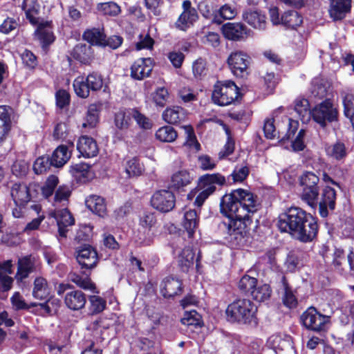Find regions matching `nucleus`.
<instances>
[{"instance_id": "obj_51", "label": "nucleus", "mask_w": 354, "mask_h": 354, "mask_svg": "<svg viewBox=\"0 0 354 354\" xmlns=\"http://www.w3.org/2000/svg\"><path fill=\"white\" fill-rule=\"evenodd\" d=\"M69 278L70 280L75 283L78 287L84 290H91L93 292L98 293L97 291H95V284L91 281V279L88 275H87L86 277L83 278L82 276L75 272H71L69 274Z\"/></svg>"}, {"instance_id": "obj_11", "label": "nucleus", "mask_w": 354, "mask_h": 354, "mask_svg": "<svg viewBox=\"0 0 354 354\" xmlns=\"http://www.w3.org/2000/svg\"><path fill=\"white\" fill-rule=\"evenodd\" d=\"M175 194L170 189H159L156 191L150 199L151 206L161 213H168L176 206Z\"/></svg>"}, {"instance_id": "obj_27", "label": "nucleus", "mask_w": 354, "mask_h": 354, "mask_svg": "<svg viewBox=\"0 0 354 354\" xmlns=\"http://www.w3.org/2000/svg\"><path fill=\"white\" fill-rule=\"evenodd\" d=\"M10 111L11 108L9 106H0V148L3 145L11 131L12 121Z\"/></svg>"}, {"instance_id": "obj_40", "label": "nucleus", "mask_w": 354, "mask_h": 354, "mask_svg": "<svg viewBox=\"0 0 354 354\" xmlns=\"http://www.w3.org/2000/svg\"><path fill=\"white\" fill-rule=\"evenodd\" d=\"M50 290L48 282L43 277H37L34 281L32 296L37 299L46 300L48 298Z\"/></svg>"}, {"instance_id": "obj_32", "label": "nucleus", "mask_w": 354, "mask_h": 354, "mask_svg": "<svg viewBox=\"0 0 354 354\" xmlns=\"http://www.w3.org/2000/svg\"><path fill=\"white\" fill-rule=\"evenodd\" d=\"M86 205L89 210L99 216L103 217L106 212V205L104 198L91 195L86 199Z\"/></svg>"}, {"instance_id": "obj_53", "label": "nucleus", "mask_w": 354, "mask_h": 354, "mask_svg": "<svg viewBox=\"0 0 354 354\" xmlns=\"http://www.w3.org/2000/svg\"><path fill=\"white\" fill-rule=\"evenodd\" d=\"M192 73L196 80H203L208 73V68L205 59L198 58L192 64Z\"/></svg>"}, {"instance_id": "obj_41", "label": "nucleus", "mask_w": 354, "mask_h": 354, "mask_svg": "<svg viewBox=\"0 0 354 354\" xmlns=\"http://www.w3.org/2000/svg\"><path fill=\"white\" fill-rule=\"evenodd\" d=\"M319 187H308L302 189L300 198L309 207L315 209L318 205Z\"/></svg>"}, {"instance_id": "obj_19", "label": "nucleus", "mask_w": 354, "mask_h": 354, "mask_svg": "<svg viewBox=\"0 0 354 354\" xmlns=\"http://www.w3.org/2000/svg\"><path fill=\"white\" fill-rule=\"evenodd\" d=\"M243 21L253 28L265 30L267 27V16L264 11L259 9L248 8L242 14Z\"/></svg>"}, {"instance_id": "obj_21", "label": "nucleus", "mask_w": 354, "mask_h": 354, "mask_svg": "<svg viewBox=\"0 0 354 354\" xmlns=\"http://www.w3.org/2000/svg\"><path fill=\"white\" fill-rule=\"evenodd\" d=\"M306 261V254L304 252L292 250L288 252L283 266L287 272L295 273L304 267Z\"/></svg>"}, {"instance_id": "obj_45", "label": "nucleus", "mask_w": 354, "mask_h": 354, "mask_svg": "<svg viewBox=\"0 0 354 354\" xmlns=\"http://www.w3.org/2000/svg\"><path fill=\"white\" fill-rule=\"evenodd\" d=\"M198 18V16L196 10L183 11L176 22V26L178 29L185 31Z\"/></svg>"}, {"instance_id": "obj_44", "label": "nucleus", "mask_w": 354, "mask_h": 354, "mask_svg": "<svg viewBox=\"0 0 354 354\" xmlns=\"http://www.w3.org/2000/svg\"><path fill=\"white\" fill-rule=\"evenodd\" d=\"M125 172L129 177H138L145 171L144 165L138 157L135 156L127 160L124 165Z\"/></svg>"}, {"instance_id": "obj_34", "label": "nucleus", "mask_w": 354, "mask_h": 354, "mask_svg": "<svg viewBox=\"0 0 354 354\" xmlns=\"http://www.w3.org/2000/svg\"><path fill=\"white\" fill-rule=\"evenodd\" d=\"M178 266L183 272L187 273L193 267L195 258V252L193 248L185 247L179 254Z\"/></svg>"}, {"instance_id": "obj_33", "label": "nucleus", "mask_w": 354, "mask_h": 354, "mask_svg": "<svg viewBox=\"0 0 354 354\" xmlns=\"http://www.w3.org/2000/svg\"><path fill=\"white\" fill-rule=\"evenodd\" d=\"M280 282L284 291L282 297L283 304L290 309L296 308L298 304L297 299L284 274H282Z\"/></svg>"}, {"instance_id": "obj_43", "label": "nucleus", "mask_w": 354, "mask_h": 354, "mask_svg": "<svg viewBox=\"0 0 354 354\" xmlns=\"http://www.w3.org/2000/svg\"><path fill=\"white\" fill-rule=\"evenodd\" d=\"M326 154L328 157L332 158L337 161L344 160L347 155V150L344 142L337 141L326 149Z\"/></svg>"}, {"instance_id": "obj_64", "label": "nucleus", "mask_w": 354, "mask_h": 354, "mask_svg": "<svg viewBox=\"0 0 354 354\" xmlns=\"http://www.w3.org/2000/svg\"><path fill=\"white\" fill-rule=\"evenodd\" d=\"M93 228L90 225H82L76 232L75 240L79 243L88 241L93 236Z\"/></svg>"}, {"instance_id": "obj_16", "label": "nucleus", "mask_w": 354, "mask_h": 354, "mask_svg": "<svg viewBox=\"0 0 354 354\" xmlns=\"http://www.w3.org/2000/svg\"><path fill=\"white\" fill-rule=\"evenodd\" d=\"M154 61L151 57H140L130 67V77L134 80L141 81L151 76Z\"/></svg>"}, {"instance_id": "obj_38", "label": "nucleus", "mask_w": 354, "mask_h": 354, "mask_svg": "<svg viewBox=\"0 0 354 354\" xmlns=\"http://www.w3.org/2000/svg\"><path fill=\"white\" fill-rule=\"evenodd\" d=\"M249 174L250 168L248 163H245V165L241 167L236 166L231 174L226 178V186H230L237 183H243L248 177Z\"/></svg>"}, {"instance_id": "obj_49", "label": "nucleus", "mask_w": 354, "mask_h": 354, "mask_svg": "<svg viewBox=\"0 0 354 354\" xmlns=\"http://www.w3.org/2000/svg\"><path fill=\"white\" fill-rule=\"evenodd\" d=\"M155 136L156 139L161 142H172L177 138L178 133L173 127L165 125L159 128Z\"/></svg>"}, {"instance_id": "obj_9", "label": "nucleus", "mask_w": 354, "mask_h": 354, "mask_svg": "<svg viewBox=\"0 0 354 354\" xmlns=\"http://www.w3.org/2000/svg\"><path fill=\"white\" fill-rule=\"evenodd\" d=\"M338 110L334 107L331 100L327 98L311 109V116L314 122L322 128L338 120Z\"/></svg>"}, {"instance_id": "obj_60", "label": "nucleus", "mask_w": 354, "mask_h": 354, "mask_svg": "<svg viewBox=\"0 0 354 354\" xmlns=\"http://www.w3.org/2000/svg\"><path fill=\"white\" fill-rule=\"evenodd\" d=\"M91 303V311L92 314H98L102 313L106 308V301L104 299L97 295L89 296Z\"/></svg>"}, {"instance_id": "obj_50", "label": "nucleus", "mask_w": 354, "mask_h": 354, "mask_svg": "<svg viewBox=\"0 0 354 354\" xmlns=\"http://www.w3.org/2000/svg\"><path fill=\"white\" fill-rule=\"evenodd\" d=\"M272 292L270 286L264 283L259 286H257L254 289L252 290L250 296L257 301L263 302L270 299Z\"/></svg>"}, {"instance_id": "obj_12", "label": "nucleus", "mask_w": 354, "mask_h": 354, "mask_svg": "<svg viewBox=\"0 0 354 354\" xmlns=\"http://www.w3.org/2000/svg\"><path fill=\"white\" fill-rule=\"evenodd\" d=\"M227 62L231 72L236 77L246 78L249 75L250 57L247 53L243 51L232 52Z\"/></svg>"}, {"instance_id": "obj_63", "label": "nucleus", "mask_w": 354, "mask_h": 354, "mask_svg": "<svg viewBox=\"0 0 354 354\" xmlns=\"http://www.w3.org/2000/svg\"><path fill=\"white\" fill-rule=\"evenodd\" d=\"M11 301L13 306L16 310H28L32 307H37V303L31 302L30 304L26 303L25 300L22 298L19 292H15L11 297Z\"/></svg>"}, {"instance_id": "obj_62", "label": "nucleus", "mask_w": 354, "mask_h": 354, "mask_svg": "<svg viewBox=\"0 0 354 354\" xmlns=\"http://www.w3.org/2000/svg\"><path fill=\"white\" fill-rule=\"evenodd\" d=\"M19 20L14 17H7L0 24V33L8 35L19 26Z\"/></svg>"}, {"instance_id": "obj_7", "label": "nucleus", "mask_w": 354, "mask_h": 354, "mask_svg": "<svg viewBox=\"0 0 354 354\" xmlns=\"http://www.w3.org/2000/svg\"><path fill=\"white\" fill-rule=\"evenodd\" d=\"M226 177L221 173L205 174L199 176L196 185L200 192L195 198L194 206L201 208L209 197L216 192V185L226 186Z\"/></svg>"}, {"instance_id": "obj_61", "label": "nucleus", "mask_w": 354, "mask_h": 354, "mask_svg": "<svg viewBox=\"0 0 354 354\" xmlns=\"http://www.w3.org/2000/svg\"><path fill=\"white\" fill-rule=\"evenodd\" d=\"M143 3L149 13L156 17H160L162 15L164 0H143Z\"/></svg>"}, {"instance_id": "obj_36", "label": "nucleus", "mask_w": 354, "mask_h": 354, "mask_svg": "<svg viewBox=\"0 0 354 354\" xmlns=\"http://www.w3.org/2000/svg\"><path fill=\"white\" fill-rule=\"evenodd\" d=\"M180 322L192 330L202 328L204 325L202 316L195 310L185 311L180 319Z\"/></svg>"}, {"instance_id": "obj_54", "label": "nucleus", "mask_w": 354, "mask_h": 354, "mask_svg": "<svg viewBox=\"0 0 354 354\" xmlns=\"http://www.w3.org/2000/svg\"><path fill=\"white\" fill-rule=\"evenodd\" d=\"M299 180L302 189L319 187V178L312 171H304Z\"/></svg>"}, {"instance_id": "obj_39", "label": "nucleus", "mask_w": 354, "mask_h": 354, "mask_svg": "<svg viewBox=\"0 0 354 354\" xmlns=\"http://www.w3.org/2000/svg\"><path fill=\"white\" fill-rule=\"evenodd\" d=\"M295 111L303 123L308 122L311 116L309 101L306 98H297L295 101Z\"/></svg>"}, {"instance_id": "obj_22", "label": "nucleus", "mask_w": 354, "mask_h": 354, "mask_svg": "<svg viewBox=\"0 0 354 354\" xmlns=\"http://www.w3.org/2000/svg\"><path fill=\"white\" fill-rule=\"evenodd\" d=\"M257 73L259 81L264 87L265 91L268 93H273L279 82V77L274 71H269L264 64L259 66Z\"/></svg>"}, {"instance_id": "obj_56", "label": "nucleus", "mask_w": 354, "mask_h": 354, "mask_svg": "<svg viewBox=\"0 0 354 354\" xmlns=\"http://www.w3.org/2000/svg\"><path fill=\"white\" fill-rule=\"evenodd\" d=\"M97 8L104 15L115 17L121 12L120 7L113 1L98 3Z\"/></svg>"}, {"instance_id": "obj_1", "label": "nucleus", "mask_w": 354, "mask_h": 354, "mask_svg": "<svg viewBox=\"0 0 354 354\" xmlns=\"http://www.w3.org/2000/svg\"><path fill=\"white\" fill-rule=\"evenodd\" d=\"M220 213L228 218L226 227L227 236L225 239L232 249H241L247 245L248 234L252 223L251 216L240 212L236 198L232 192L225 193L220 199Z\"/></svg>"}, {"instance_id": "obj_10", "label": "nucleus", "mask_w": 354, "mask_h": 354, "mask_svg": "<svg viewBox=\"0 0 354 354\" xmlns=\"http://www.w3.org/2000/svg\"><path fill=\"white\" fill-rule=\"evenodd\" d=\"M68 291L64 295V304L68 308L72 310H79L84 308L86 303V295L80 290H75L69 283H61L57 288V294L59 296Z\"/></svg>"}, {"instance_id": "obj_17", "label": "nucleus", "mask_w": 354, "mask_h": 354, "mask_svg": "<svg viewBox=\"0 0 354 354\" xmlns=\"http://www.w3.org/2000/svg\"><path fill=\"white\" fill-rule=\"evenodd\" d=\"M337 193L330 186H325L321 192V198L319 205V214L321 217L326 218L328 216V210L333 211L336 207Z\"/></svg>"}, {"instance_id": "obj_26", "label": "nucleus", "mask_w": 354, "mask_h": 354, "mask_svg": "<svg viewBox=\"0 0 354 354\" xmlns=\"http://www.w3.org/2000/svg\"><path fill=\"white\" fill-rule=\"evenodd\" d=\"M77 149L80 156L86 158L96 156L99 151L95 140L88 136L80 137L77 143Z\"/></svg>"}, {"instance_id": "obj_24", "label": "nucleus", "mask_w": 354, "mask_h": 354, "mask_svg": "<svg viewBox=\"0 0 354 354\" xmlns=\"http://www.w3.org/2000/svg\"><path fill=\"white\" fill-rule=\"evenodd\" d=\"M74 148L73 141L68 140L66 145H59L50 156L56 168L62 167L71 158Z\"/></svg>"}, {"instance_id": "obj_2", "label": "nucleus", "mask_w": 354, "mask_h": 354, "mask_svg": "<svg viewBox=\"0 0 354 354\" xmlns=\"http://www.w3.org/2000/svg\"><path fill=\"white\" fill-rule=\"evenodd\" d=\"M277 227L281 232L288 233L302 243L313 241L319 230L317 218L296 206L286 209L279 215Z\"/></svg>"}, {"instance_id": "obj_58", "label": "nucleus", "mask_w": 354, "mask_h": 354, "mask_svg": "<svg viewBox=\"0 0 354 354\" xmlns=\"http://www.w3.org/2000/svg\"><path fill=\"white\" fill-rule=\"evenodd\" d=\"M156 214L149 211H145L139 218V225L148 230H151L156 225Z\"/></svg>"}, {"instance_id": "obj_29", "label": "nucleus", "mask_w": 354, "mask_h": 354, "mask_svg": "<svg viewBox=\"0 0 354 354\" xmlns=\"http://www.w3.org/2000/svg\"><path fill=\"white\" fill-rule=\"evenodd\" d=\"M162 119L168 124H178L187 117V111L179 106L167 107L162 113Z\"/></svg>"}, {"instance_id": "obj_46", "label": "nucleus", "mask_w": 354, "mask_h": 354, "mask_svg": "<svg viewBox=\"0 0 354 354\" xmlns=\"http://www.w3.org/2000/svg\"><path fill=\"white\" fill-rule=\"evenodd\" d=\"M285 126L286 129L285 133L281 132L279 129L278 130L277 139L281 144H284L293 138L298 129L299 123L296 120L288 118V124Z\"/></svg>"}, {"instance_id": "obj_35", "label": "nucleus", "mask_w": 354, "mask_h": 354, "mask_svg": "<svg viewBox=\"0 0 354 354\" xmlns=\"http://www.w3.org/2000/svg\"><path fill=\"white\" fill-rule=\"evenodd\" d=\"M351 3L338 2L330 1L329 14L334 21L342 20L345 18L347 13L351 12Z\"/></svg>"}, {"instance_id": "obj_15", "label": "nucleus", "mask_w": 354, "mask_h": 354, "mask_svg": "<svg viewBox=\"0 0 354 354\" xmlns=\"http://www.w3.org/2000/svg\"><path fill=\"white\" fill-rule=\"evenodd\" d=\"M95 59L94 50L91 46L86 44H77L70 51L66 59L71 65L73 59L81 65L90 66Z\"/></svg>"}, {"instance_id": "obj_13", "label": "nucleus", "mask_w": 354, "mask_h": 354, "mask_svg": "<svg viewBox=\"0 0 354 354\" xmlns=\"http://www.w3.org/2000/svg\"><path fill=\"white\" fill-rule=\"evenodd\" d=\"M232 193L234 194L240 212L248 216H251L250 214H253L257 210V199L258 197L250 190L243 188H238L231 190Z\"/></svg>"}, {"instance_id": "obj_37", "label": "nucleus", "mask_w": 354, "mask_h": 354, "mask_svg": "<svg viewBox=\"0 0 354 354\" xmlns=\"http://www.w3.org/2000/svg\"><path fill=\"white\" fill-rule=\"evenodd\" d=\"M35 270V263L32 260L31 255H28L19 259L18 261L17 277L23 280L28 277L29 274Z\"/></svg>"}, {"instance_id": "obj_8", "label": "nucleus", "mask_w": 354, "mask_h": 354, "mask_svg": "<svg viewBox=\"0 0 354 354\" xmlns=\"http://www.w3.org/2000/svg\"><path fill=\"white\" fill-rule=\"evenodd\" d=\"M330 319V316L321 313L314 306H310L301 315L299 322L306 330L319 333L327 331Z\"/></svg>"}, {"instance_id": "obj_42", "label": "nucleus", "mask_w": 354, "mask_h": 354, "mask_svg": "<svg viewBox=\"0 0 354 354\" xmlns=\"http://www.w3.org/2000/svg\"><path fill=\"white\" fill-rule=\"evenodd\" d=\"M101 104H91L88 106L86 112L85 122L82 127L84 128H94L99 122L100 112L101 111Z\"/></svg>"}, {"instance_id": "obj_25", "label": "nucleus", "mask_w": 354, "mask_h": 354, "mask_svg": "<svg viewBox=\"0 0 354 354\" xmlns=\"http://www.w3.org/2000/svg\"><path fill=\"white\" fill-rule=\"evenodd\" d=\"M11 197L18 207H25L31 200L30 189L25 183H15L11 187Z\"/></svg>"}, {"instance_id": "obj_52", "label": "nucleus", "mask_w": 354, "mask_h": 354, "mask_svg": "<svg viewBox=\"0 0 354 354\" xmlns=\"http://www.w3.org/2000/svg\"><path fill=\"white\" fill-rule=\"evenodd\" d=\"M35 39L39 41L42 49L46 50L54 43L56 37L52 30L44 31H35Z\"/></svg>"}, {"instance_id": "obj_3", "label": "nucleus", "mask_w": 354, "mask_h": 354, "mask_svg": "<svg viewBox=\"0 0 354 354\" xmlns=\"http://www.w3.org/2000/svg\"><path fill=\"white\" fill-rule=\"evenodd\" d=\"M257 307L251 300L237 299L227 306L225 317L231 324L257 326Z\"/></svg>"}, {"instance_id": "obj_47", "label": "nucleus", "mask_w": 354, "mask_h": 354, "mask_svg": "<svg viewBox=\"0 0 354 354\" xmlns=\"http://www.w3.org/2000/svg\"><path fill=\"white\" fill-rule=\"evenodd\" d=\"M51 167H54L51 157L48 155H44L35 160L32 169L35 174L39 175L46 173Z\"/></svg>"}, {"instance_id": "obj_59", "label": "nucleus", "mask_w": 354, "mask_h": 354, "mask_svg": "<svg viewBox=\"0 0 354 354\" xmlns=\"http://www.w3.org/2000/svg\"><path fill=\"white\" fill-rule=\"evenodd\" d=\"M91 165L85 163L80 162L71 166L70 171L76 178H88Z\"/></svg>"}, {"instance_id": "obj_20", "label": "nucleus", "mask_w": 354, "mask_h": 354, "mask_svg": "<svg viewBox=\"0 0 354 354\" xmlns=\"http://www.w3.org/2000/svg\"><path fill=\"white\" fill-rule=\"evenodd\" d=\"M223 36L231 41H241L247 38L250 30L242 23L227 22L221 27Z\"/></svg>"}, {"instance_id": "obj_48", "label": "nucleus", "mask_w": 354, "mask_h": 354, "mask_svg": "<svg viewBox=\"0 0 354 354\" xmlns=\"http://www.w3.org/2000/svg\"><path fill=\"white\" fill-rule=\"evenodd\" d=\"M257 278L244 274L238 282V288L241 294L250 296L252 290L257 286Z\"/></svg>"}, {"instance_id": "obj_14", "label": "nucleus", "mask_w": 354, "mask_h": 354, "mask_svg": "<svg viewBox=\"0 0 354 354\" xmlns=\"http://www.w3.org/2000/svg\"><path fill=\"white\" fill-rule=\"evenodd\" d=\"M75 259L81 269L86 270L95 268L100 260L97 250L89 244H83L75 249Z\"/></svg>"}, {"instance_id": "obj_31", "label": "nucleus", "mask_w": 354, "mask_h": 354, "mask_svg": "<svg viewBox=\"0 0 354 354\" xmlns=\"http://www.w3.org/2000/svg\"><path fill=\"white\" fill-rule=\"evenodd\" d=\"M281 25L286 29L297 30L303 24V16L296 10H286L281 15Z\"/></svg>"}, {"instance_id": "obj_23", "label": "nucleus", "mask_w": 354, "mask_h": 354, "mask_svg": "<svg viewBox=\"0 0 354 354\" xmlns=\"http://www.w3.org/2000/svg\"><path fill=\"white\" fill-rule=\"evenodd\" d=\"M194 179V175L189 169H181L171 175L170 187L178 192H185V188L192 183Z\"/></svg>"}, {"instance_id": "obj_55", "label": "nucleus", "mask_w": 354, "mask_h": 354, "mask_svg": "<svg viewBox=\"0 0 354 354\" xmlns=\"http://www.w3.org/2000/svg\"><path fill=\"white\" fill-rule=\"evenodd\" d=\"M55 105L57 108L62 110L68 108L71 104V95L64 88L58 89L55 94Z\"/></svg>"}, {"instance_id": "obj_18", "label": "nucleus", "mask_w": 354, "mask_h": 354, "mask_svg": "<svg viewBox=\"0 0 354 354\" xmlns=\"http://www.w3.org/2000/svg\"><path fill=\"white\" fill-rule=\"evenodd\" d=\"M160 287L161 295L166 299L174 298L181 295L184 288L183 280L173 275L165 277Z\"/></svg>"}, {"instance_id": "obj_57", "label": "nucleus", "mask_w": 354, "mask_h": 354, "mask_svg": "<svg viewBox=\"0 0 354 354\" xmlns=\"http://www.w3.org/2000/svg\"><path fill=\"white\" fill-rule=\"evenodd\" d=\"M225 133L227 136V140L223 147V149L218 153L220 159L225 158L232 154L235 149V141L232 137L231 131L228 128H226Z\"/></svg>"}, {"instance_id": "obj_28", "label": "nucleus", "mask_w": 354, "mask_h": 354, "mask_svg": "<svg viewBox=\"0 0 354 354\" xmlns=\"http://www.w3.org/2000/svg\"><path fill=\"white\" fill-rule=\"evenodd\" d=\"M105 38L106 33L103 27L87 28L82 34V39L87 41L91 46L102 47Z\"/></svg>"}, {"instance_id": "obj_6", "label": "nucleus", "mask_w": 354, "mask_h": 354, "mask_svg": "<svg viewBox=\"0 0 354 354\" xmlns=\"http://www.w3.org/2000/svg\"><path fill=\"white\" fill-rule=\"evenodd\" d=\"M242 94L240 88L232 80H218L214 85L211 99L219 106L236 104Z\"/></svg>"}, {"instance_id": "obj_4", "label": "nucleus", "mask_w": 354, "mask_h": 354, "mask_svg": "<svg viewBox=\"0 0 354 354\" xmlns=\"http://www.w3.org/2000/svg\"><path fill=\"white\" fill-rule=\"evenodd\" d=\"M73 88L75 95L81 99H86L91 92L96 93L102 90L103 93L110 95L109 84L103 75L98 71H93L85 77L79 75L73 82Z\"/></svg>"}, {"instance_id": "obj_30", "label": "nucleus", "mask_w": 354, "mask_h": 354, "mask_svg": "<svg viewBox=\"0 0 354 354\" xmlns=\"http://www.w3.org/2000/svg\"><path fill=\"white\" fill-rule=\"evenodd\" d=\"M200 216L195 209H189L184 213L182 226L192 238L199 225Z\"/></svg>"}, {"instance_id": "obj_5", "label": "nucleus", "mask_w": 354, "mask_h": 354, "mask_svg": "<svg viewBox=\"0 0 354 354\" xmlns=\"http://www.w3.org/2000/svg\"><path fill=\"white\" fill-rule=\"evenodd\" d=\"M133 120L142 129L148 130L152 127L150 119L142 113L137 107L121 106L113 113V123L119 131H127L132 126Z\"/></svg>"}]
</instances>
